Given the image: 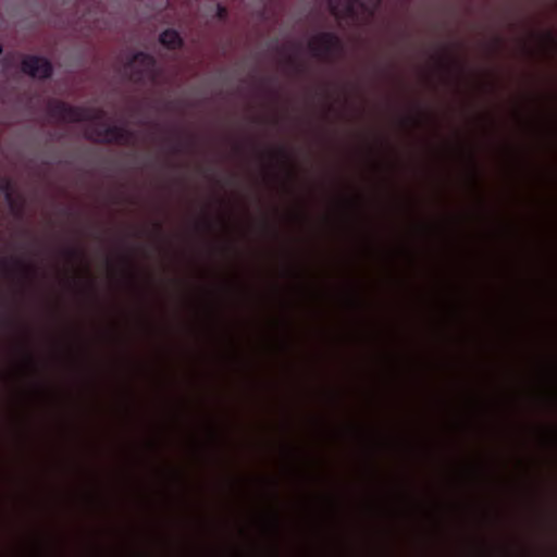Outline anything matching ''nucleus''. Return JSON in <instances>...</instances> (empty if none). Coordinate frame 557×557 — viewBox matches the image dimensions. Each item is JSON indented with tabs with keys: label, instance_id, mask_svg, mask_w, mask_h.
<instances>
[{
	"label": "nucleus",
	"instance_id": "423d86ee",
	"mask_svg": "<svg viewBox=\"0 0 557 557\" xmlns=\"http://www.w3.org/2000/svg\"><path fill=\"white\" fill-rule=\"evenodd\" d=\"M160 44L169 50H177L184 46V40L176 29L168 28L159 35Z\"/></svg>",
	"mask_w": 557,
	"mask_h": 557
},
{
	"label": "nucleus",
	"instance_id": "f03ea898",
	"mask_svg": "<svg viewBox=\"0 0 557 557\" xmlns=\"http://www.w3.org/2000/svg\"><path fill=\"white\" fill-rule=\"evenodd\" d=\"M156 66V58L144 51L134 53L125 65L131 71L129 81L136 84H143L147 77H154Z\"/></svg>",
	"mask_w": 557,
	"mask_h": 557
},
{
	"label": "nucleus",
	"instance_id": "2eb2a0df",
	"mask_svg": "<svg viewBox=\"0 0 557 557\" xmlns=\"http://www.w3.org/2000/svg\"><path fill=\"white\" fill-rule=\"evenodd\" d=\"M2 265H3L5 269H8V260H7V259H3V260H2Z\"/></svg>",
	"mask_w": 557,
	"mask_h": 557
},
{
	"label": "nucleus",
	"instance_id": "ddd939ff",
	"mask_svg": "<svg viewBox=\"0 0 557 557\" xmlns=\"http://www.w3.org/2000/svg\"><path fill=\"white\" fill-rule=\"evenodd\" d=\"M278 153L283 159H287V152L284 148H280Z\"/></svg>",
	"mask_w": 557,
	"mask_h": 557
},
{
	"label": "nucleus",
	"instance_id": "20e7f679",
	"mask_svg": "<svg viewBox=\"0 0 557 557\" xmlns=\"http://www.w3.org/2000/svg\"><path fill=\"white\" fill-rule=\"evenodd\" d=\"M21 70L24 74L39 79L50 78L53 74V66L47 58L32 54L23 58Z\"/></svg>",
	"mask_w": 557,
	"mask_h": 557
},
{
	"label": "nucleus",
	"instance_id": "f257e3e1",
	"mask_svg": "<svg viewBox=\"0 0 557 557\" xmlns=\"http://www.w3.org/2000/svg\"><path fill=\"white\" fill-rule=\"evenodd\" d=\"M49 112L53 117L63 122L96 121L97 127L86 135L89 140L95 143L126 145L133 137V133L124 126L107 125L102 121V111L92 114L86 108L71 106L63 101H53L49 104Z\"/></svg>",
	"mask_w": 557,
	"mask_h": 557
},
{
	"label": "nucleus",
	"instance_id": "1a4fd4ad",
	"mask_svg": "<svg viewBox=\"0 0 557 557\" xmlns=\"http://www.w3.org/2000/svg\"><path fill=\"white\" fill-rule=\"evenodd\" d=\"M184 143L181 140L170 141V150L172 153H180L184 150Z\"/></svg>",
	"mask_w": 557,
	"mask_h": 557
},
{
	"label": "nucleus",
	"instance_id": "a211bd4d",
	"mask_svg": "<svg viewBox=\"0 0 557 557\" xmlns=\"http://www.w3.org/2000/svg\"><path fill=\"white\" fill-rule=\"evenodd\" d=\"M2 51H3V50H2V47L0 46V54L2 53Z\"/></svg>",
	"mask_w": 557,
	"mask_h": 557
},
{
	"label": "nucleus",
	"instance_id": "0eeeda50",
	"mask_svg": "<svg viewBox=\"0 0 557 557\" xmlns=\"http://www.w3.org/2000/svg\"><path fill=\"white\" fill-rule=\"evenodd\" d=\"M12 262L13 264L15 265L16 269H18V271L24 275V276H28V275H34L36 270L29 265H27L23 260L21 259H17V258H14L12 259Z\"/></svg>",
	"mask_w": 557,
	"mask_h": 557
},
{
	"label": "nucleus",
	"instance_id": "dca6fc26",
	"mask_svg": "<svg viewBox=\"0 0 557 557\" xmlns=\"http://www.w3.org/2000/svg\"><path fill=\"white\" fill-rule=\"evenodd\" d=\"M27 359L30 363H34V359H33V356H30L29 354L27 355Z\"/></svg>",
	"mask_w": 557,
	"mask_h": 557
},
{
	"label": "nucleus",
	"instance_id": "39448f33",
	"mask_svg": "<svg viewBox=\"0 0 557 557\" xmlns=\"http://www.w3.org/2000/svg\"><path fill=\"white\" fill-rule=\"evenodd\" d=\"M344 2L345 4L343 10H341L337 4H334L333 2L330 3L331 13L336 18L355 17L357 14V7H360L363 11L372 15L381 5L382 0H374L373 5L371 8L362 0H346Z\"/></svg>",
	"mask_w": 557,
	"mask_h": 557
},
{
	"label": "nucleus",
	"instance_id": "f3484780",
	"mask_svg": "<svg viewBox=\"0 0 557 557\" xmlns=\"http://www.w3.org/2000/svg\"><path fill=\"white\" fill-rule=\"evenodd\" d=\"M274 529L275 530L277 529V521L276 520L274 521Z\"/></svg>",
	"mask_w": 557,
	"mask_h": 557
},
{
	"label": "nucleus",
	"instance_id": "7ed1b4c3",
	"mask_svg": "<svg viewBox=\"0 0 557 557\" xmlns=\"http://www.w3.org/2000/svg\"><path fill=\"white\" fill-rule=\"evenodd\" d=\"M311 54L319 59H331L343 50L341 38L332 32H322L308 44Z\"/></svg>",
	"mask_w": 557,
	"mask_h": 557
},
{
	"label": "nucleus",
	"instance_id": "f8f14e48",
	"mask_svg": "<svg viewBox=\"0 0 557 557\" xmlns=\"http://www.w3.org/2000/svg\"><path fill=\"white\" fill-rule=\"evenodd\" d=\"M547 39L550 41L553 48H556L557 42H556L555 37L552 34H547Z\"/></svg>",
	"mask_w": 557,
	"mask_h": 557
},
{
	"label": "nucleus",
	"instance_id": "9d476101",
	"mask_svg": "<svg viewBox=\"0 0 557 557\" xmlns=\"http://www.w3.org/2000/svg\"><path fill=\"white\" fill-rule=\"evenodd\" d=\"M1 190L5 194V198L9 202H12V194L10 191V183L5 182L1 185Z\"/></svg>",
	"mask_w": 557,
	"mask_h": 557
},
{
	"label": "nucleus",
	"instance_id": "4468645a",
	"mask_svg": "<svg viewBox=\"0 0 557 557\" xmlns=\"http://www.w3.org/2000/svg\"><path fill=\"white\" fill-rule=\"evenodd\" d=\"M156 230L158 231V233H161L162 232V225L161 223H156Z\"/></svg>",
	"mask_w": 557,
	"mask_h": 557
},
{
	"label": "nucleus",
	"instance_id": "6e6552de",
	"mask_svg": "<svg viewBox=\"0 0 557 557\" xmlns=\"http://www.w3.org/2000/svg\"><path fill=\"white\" fill-rule=\"evenodd\" d=\"M66 257H69L71 260L76 261L79 258H82L83 252L78 248H69L65 250Z\"/></svg>",
	"mask_w": 557,
	"mask_h": 557
},
{
	"label": "nucleus",
	"instance_id": "9b49d317",
	"mask_svg": "<svg viewBox=\"0 0 557 557\" xmlns=\"http://www.w3.org/2000/svg\"><path fill=\"white\" fill-rule=\"evenodd\" d=\"M227 15V11L224 7L218 5V17L224 20Z\"/></svg>",
	"mask_w": 557,
	"mask_h": 557
}]
</instances>
